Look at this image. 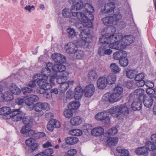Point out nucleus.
I'll return each mask as SVG.
<instances>
[{
    "label": "nucleus",
    "mask_w": 156,
    "mask_h": 156,
    "mask_svg": "<svg viewBox=\"0 0 156 156\" xmlns=\"http://www.w3.org/2000/svg\"><path fill=\"white\" fill-rule=\"evenodd\" d=\"M89 13H82L81 12H73V16L76 17L83 23H79L77 26L78 30L89 31L88 28L91 27V20H93L94 16L93 14Z\"/></svg>",
    "instance_id": "obj_1"
},
{
    "label": "nucleus",
    "mask_w": 156,
    "mask_h": 156,
    "mask_svg": "<svg viewBox=\"0 0 156 156\" xmlns=\"http://www.w3.org/2000/svg\"><path fill=\"white\" fill-rule=\"evenodd\" d=\"M66 66L62 65L54 64L52 63L48 62L46 64V67L43 68L41 71V76L46 77L47 79L52 72L58 73L63 72L66 69Z\"/></svg>",
    "instance_id": "obj_2"
},
{
    "label": "nucleus",
    "mask_w": 156,
    "mask_h": 156,
    "mask_svg": "<svg viewBox=\"0 0 156 156\" xmlns=\"http://www.w3.org/2000/svg\"><path fill=\"white\" fill-rule=\"evenodd\" d=\"M131 111L124 104L115 106L109 109V112L114 117H118L120 115L127 116Z\"/></svg>",
    "instance_id": "obj_3"
},
{
    "label": "nucleus",
    "mask_w": 156,
    "mask_h": 156,
    "mask_svg": "<svg viewBox=\"0 0 156 156\" xmlns=\"http://www.w3.org/2000/svg\"><path fill=\"white\" fill-rule=\"evenodd\" d=\"M22 119L23 123L26 125L22 128L21 130V133L27 136H30V134H34V131L30 129V128L32 125L34 121L33 118L29 116H24Z\"/></svg>",
    "instance_id": "obj_4"
},
{
    "label": "nucleus",
    "mask_w": 156,
    "mask_h": 156,
    "mask_svg": "<svg viewBox=\"0 0 156 156\" xmlns=\"http://www.w3.org/2000/svg\"><path fill=\"white\" fill-rule=\"evenodd\" d=\"M121 33L113 34L108 47L114 49L120 50L123 49L122 43L121 40L122 36Z\"/></svg>",
    "instance_id": "obj_5"
},
{
    "label": "nucleus",
    "mask_w": 156,
    "mask_h": 156,
    "mask_svg": "<svg viewBox=\"0 0 156 156\" xmlns=\"http://www.w3.org/2000/svg\"><path fill=\"white\" fill-rule=\"evenodd\" d=\"M80 31L81 34L80 37L81 40H78L76 42V44L77 45L83 47L85 45L86 43H88L89 41V31L83 30Z\"/></svg>",
    "instance_id": "obj_6"
},
{
    "label": "nucleus",
    "mask_w": 156,
    "mask_h": 156,
    "mask_svg": "<svg viewBox=\"0 0 156 156\" xmlns=\"http://www.w3.org/2000/svg\"><path fill=\"white\" fill-rule=\"evenodd\" d=\"M121 16L120 14H114L112 16H106L104 17L102 19L103 23L106 25L111 26V25L116 23L119 21L121 18Z\"/></svg>",
    "instance_id": "obj_7"
},
{
    "label": "nucleus",
    "mask_w": 156,
    "mask_h": 156,
    "mask_svg": "<svg viewBox=\"0 0 156 156\" xmlns=\"http://www.w3.org/2000/svg\"><path fill=\"white\" fill-rule=\"evenodd\" d=\"M36 75H38L37 80L36 82L38 86L46 90L50 89L51 87V85L47 83L48 79L46 77L41 76V74Z\"/></svg>",
    "instance_id": "obj_8"
},
{
    "label": "nucleus",
    "mask_w": 156,
    "mask_h": 156,
    "mask_svg": "<svg viewBox=\"0 0 156 156\" xmlns=\"http://www.w3.org/2000/svg\"><path fill=\"white\" fill-rule=\"evenodd\" d=\"M121 96H119L115 94L113 92L111 94L109 93L105 94L102 98L103 101L113 103L119 101L121 98Z\"/></svg>",
    "instance_id": "obj_9"
},
{
    "label": "nucleus",
    "mask_w": 156,
    "mask_h": 156,
    "mask_svg": "<svg viewBox=\"0 0 156 156\" xmlns=\"http://www.w3.org/2000/svg\"><path fill=\"white\" fill-rule=\"evenodd\" d=\"M121 96H119L115 94L113 92L111 94L109 93L105 94L102 98L103 101L113 103L119 101L121 98Z\"/></svg>",
    "instance_id": "obj_10"
},
{
    "label": "nucleus",
    "mask_w": 156,
    "mask_h": 156,
    "mask_svg": "<svg viewBox=\"0 0 156 156\" xmlns=\"http://www.w3.org/2000/svg\"><path fill=\"white\" fill-rule=\"evenodd\" d=\"M24 114L20 110V109L19 108L13 110V111L11 112L10 116L12 120L16 122L22 119L24 116Z\"/></svg>",
    "instance_id": "obj_11"
},
{
    "label": "nucleus",
    "mask_w": 156,
    "mask_h": 156,
    "mask_svg": "<svg viewBox=\"0 0 156 156\" xmlns=\"http://www.w3.org/2000/svg\"><path fill=\"white\" fill-rule=\"evenodd\" d=\"M110 113V114L109 111L108 112H101L96 114L95 116V118L97 120H101L106 124L108 123L110 121V118L109 117Z\"/></svg>",
    "instance_id": "obj_12"
},
{
    "label": "nucleus",
    "mask_w": 156,
    "mask_h": 156,
    "mask_svg": "<svg viewBox=\"0 0 156 156\" xmlns=\"http://www.w3.org/2000/svg\"><path fill=\"white\" fill-rule=\"evenodd\" d=\"M95 88L93 84L87 85L83 90L84 95L86 97H90L94 94Z\"/></svg>",
    "instance_id": "obj_13"
},
{
    "label": "nucleus",
    "mask_w": 156,
    "mask_h": 156,
    "mask_svg": "<svg viewBox=\"0 0 156 156\" xmlns=\"http://www.w3.org/2000/svg\"><path fill=\"white\" fill-rule=\"evenodd\" d=\"M134 38L133 35H126L123 38H122L121 40L122 45L123 49L126 48V46L129 45L133 42Z\"/></svg>",
    "instance_id": "obj_14"
},
{
    "label": "nucleus",
    "mask_w": 156,
    "mask_h": 156,
    "mask_svg": "<svg viewBox=\"0 0 156 156\" xmlns=\"http://www.w3.org/2000/svg\"><path fill=\"white\" fill-rule=\"evenodd\" d=\"M65 49L67 53L70 54H73L76 51L77 47L74 43L69 42L65 46Z\"/></svg>",
    "instance_id": "obj_15"
},
{
    "label": "nucleus",
    "mask_w": 156,
    "mask_h": 156,
    "mask_svg": "<svg viewBox=\"0 0 156 156\" xmlns=\"http://www.w3.org/2000/svg\"><path fill=\"white\" fill-rule=\"evenodd\" d=\"M51 58L56 63H58L61 64L64 63L66 61L65 57L60 54L54 53L52 55Z\"/></svg>",
    "instance_id": "obj_16"
},
{
    "label": "nucleus",
    "mask_w": 156,
    "mask_h": 156,
    "mask_svg": "<svg viewBox=\"0 0 156 156\" xmlns=\"http://www.w3.org/2000/svg\"><path fill=\"white\" fill-rule=\"evenodd\" d=\"M34 108L36 112H39L43 109L48 110L50 109V106L47 103L38 102L34 105Z\"/></svg>",
    "instance_id": "obj_17"
},
{
    "label": "nucleus",
    "mask_w": 156,
    "mask_h": 156,
    "mask_svg": "<svg viewBox=\"0 0 156 156\" xmlns=\"http://www.w3.org/2000/svg\"><path fill=\"white\" fill-rule=\"evenodd\" d=\"M88 127L91 130V134L95 136H99L104 133V129L101 127H95L93 129V127L91 125H89Z\"/></svg>",
    "instance_id": "obj_18"
},
{
    "label": "nucleus",
    "mask_w": 156,
    "mask_h": 156,
    "mask_svg": "<svg viewBox=\"0 0 156 156\" xmlns=\"http://www.w3.org/2000/svg\"><path fill=\"white\" fill-rule=\"evenodd\" d=\"M154 96H144L143 102L144 106L148 108L151 107L153 105Z\"/></svg>",
    "instance_id": "obj_19"
},
{
    "label": "nucleus",
    "mask_w": 156,
    "mask_h": 156,
    "mask_svg": "<svg viewBox=\"0 0 156 156\" xmlns=\"http://www.w3.org/2000/svg\"><path fill=\"white\" fill-rule=\"evenodd\" d=\"M142 100L135 99L131 105V108L134 111L140 110L142 108Z\"/></svg>",
    "instance_id": "obj_20"
},
{
    "label": "nucleus",
    "mask_w": 156,
    "mask_h": 156,
    "mask_svg": "<svg viewBox=\"0 0 156 156\" xmlns=\"http://www.w3.org/2000/svg\"><path fill=\"white\" fill-rule=\"evenodd\" d=\"M71 1H72V3L74 5L71 8L74 11L76 9V12H77V10L81 9L83 7L84 5L80 0H69V2Z\"/></svg>",
    "instance_id": "obj_21"
},
{
    "label": "nucleus",
    "mask_w": 156,
    "mask_h": 156,
    "mask_svg": "<svg viewBox=\"0 0 156 156\" xmlns=\"http://www.w3.org/2000/svg\"><path fill=\"white\" fill-rule=\"evenodd\" d=\"M115 5L113 2H110L105 4L104 8L102 10L103 13H109L113 11Z\"/></svg>",
    "instance_id": "obj_22"
},
{
    "label": "nucleus",
    "mask_w": 156,
    "mask_h": 156,
    "mask_svg": "<svg viewBox=\"0 0 156 156\" xmlns=\"http://www.w3.org/2000/svg\"><path fill=\"white\" fill-rule=\"evenodd\" d=\"M97 83L98 87L100 89L105 88L108 84L106 78L104 77L99 78L97 80Z\"/></svg>",
    "instance_id": "obj_23"
},
{
    "label": "nucleus",
    "mask_w": 156,
    "mask_h": 156,
    "mask_svg": "<svg viewBox=\"0 0 156 156\" xmlns=\"http://www.w3.org/2000/svg\"><path fill=\"white\" fill-rule=\"evenodd\" d=\"M83 92L80 86H77L75 88L74 92V97L76 100L81 98L83 95Z\"/></svg>",
    "instance_id": "obj_24"
},
{
    "label": "nucleus",
    "mask_w": 156,
    "mask_h": 156,
    "mask_svg": "<svg viewBox=\"0 0 156 156\" xmlns=\"http://www.w3.org/2000/svg\"><path fill=\"white\" fill-rule=\"evenodd\" d=\"M144 91L141 88H139L136 89L133 92V94L135 95V97L136 98V99H139L142 100L144 98Z\"/></svg>",
    "instance_id": "obj_25"
},
{
    "label": "nucleus",
    "mask_w": 156,
    "mask_h": 156,
    "mask_svg": "<svg viewBox=\"0 0 156 156\" xmlns=\"http://www.w3.org/2000/svg\"><path fill=\"white\" fill-rule=\"evenodd\" d=\"M112 35L108 36L106 34L103 35L99 38V41L101 43H103L104 45H108L109 44V42L112 39Z\"/></svg>",
    "instance_id": "obj_26"
},
{
    "label": "nucleus",
    "mask_w": 156,
    "mask_h": 156,
    "mask_svg": "<svg viewBox=\"0 0 156 156\" xmlns=\"http://www.w3.org/2000/svg\"><path fill=\"white\" fill-rule=\"evenodd\" d=\"M82 122L81 118L80 116H76L72 118L70 120V123L72 126H76L80 124Z\"/></svg>",
    "instance_id": "obj_27"
},
{
    "label": "nucleus",
    "mask_w": 156,
    "mask_h": 156,
    "mask_svg": "<svg viewBox=\"0 0 156 156\" xmlns=\"http://www.w3.org/2000/svg\"><path fill=\"white\" fill-rule=\"evenodd\" d=\"M63 72H62V73L63 75L59 77L58 78L56 79V82L58 84H60V85L65 82L67 80V76L69 74L67 72H66L65 70Z\"/></svg>",
    "instance_id": "obj_28"
},
{
    "label": "nucleus",
    "mask_w": 156,
    "mask_h": 156,
    "mask_svg": "<svg viewBox=\"0 0 156 156\" xmlns=\"http://www.w3.org/2000/svg\"><path fill=\"white\" fill-rule=\"evenodd\" d=\"M9 90L11 93L16 95L19 94L21 93V90L14 84L12 83L9 85Z\"/></svg>",
    "instance_id": "obj_29"
},
{
    "label": "nucleus",
    "mask_w": 156,
    "mask_h": 156,
    "mask_svg": "<svg viewBox=\"0 0 156 156\" xmlns=\"http://www.w3.org/2000/svg\"><path fill=\"white\" fill-rule=\"evenodd\" d=\"M108 83L110 85L115 83L116 79V75L113 73H111L106 78Z\"/></svg>",
    "instance_id": "obj_30"
},
{
    "label": "nucleus",
    "mask_w": 156,
    "mask_h": 156,
    "mask_svg": "<svg viewBox=\"0 0 156 156\" xmlns=\"http://www.w3.org/2000/svg\"><path fill=\"white\" fill-rule=\"evenodd\" d=\"M79 141L78 138L74 136L67 137L65 139V142L67 144L73 145L77 143Z\"/></svg>",
    "instance_id": "obj_31"
},
{
    "label": "nucleus",
    "mask_w": 156,
    "mask_h": 156,
    "mask_svg": "<svg viewBox=\"0 0 156 156\" xmlns=\"http://www.w3.org/2000/svg\"><path fill=\"white\" fill-rule=\"evenodd\" d=\"M73 12H75L71 8V9L66 8L64 9L62 12V16L64 17L69 18L71 17V14L73 16Z\"/></svg>",
    "instance_id": "obj_32"
},
{
    "label": "nucleus",
    "mask_w": 156,
    "mask_h": 156,
    "mask_svg": "<svg viewBox=\"0 0 156 156\" xmlns=\"http://www.w3.org/2000/svg\"><path fill=\"white\" fill-rule=\"evenodd\" d=\"M135 152L138 154L146 155L148 154V151L145 146L142 147L137 148L135 151Z\"/></svg>",
    "instance_id": "obj_33"
},
{
    "label": "nucleus",
    "mask_w": 156,
    "mask_h": 156,
    "mask_svg": "<svg viewBox=\"0 0 156 156\" xmlns=\"http://www.w3.org/2000/svg\"><path fill=\"white\" fill-rule=\"evenodd\" d=\"M118 140V138L115 137H109L107 140V144L109 146H114L117 144Z\"/></svg>",
    "instance_id": "obj_34"
},
{
    "label": "nucleus",
    "mask_w": 156,
    "mask_h": 156,
    "mask_svg": "<svg viewBox=\"0 0 156 156\" xmlns=\"http://www.w3.org/2000/svg\"><path fill=\"white\" fill-rule=\"evenodd\" d=\"M109 68L112 72V73L114 74H117L120 73V69L119 67V66L115 63H112L110 65Z\"/></svg>",
    "instance_id": "obj_35"
},
{
    "label": "nucleus",
    "mask_w": 156,
    "mask_h": 156,
    "mask_svg": "<svg viewBox=\"0 0 156 156\" xmlns=\"http://www.w3.org/2000/svg\"><path fill=\"white\" fill-rule=\"evenodd\" d=\"M79 102L73 101L70 102L68 105V108L71 110H75L78 109L80 106Z\"/></svg>",
    "instance_id": "obj_36"
},
{
    "label": "nucleus",
    "mask_w": 156,
    "mask_h": 156,
    "mask_svg": "<svg viewBox=\"0 0 156 156\" xmlns=\"http://www.w3.org/2000/svg\"><path fill=\"white\" fill-rule=\"evenodd\" d=\"M88 77L91 81L96 80L98 77L96 72L94 70L90 71L88 73Z\"/></svg>",
    "instance_id": "obj_37"
},
{
    "label": "nucleus",
    "mask_w": 156,
    "mask_h": 156,
    "mask_svg": "<svg viewBox=\"0 0 156 156\" xmlns=\"http://www.w3.org/2000/svg\"><path fill=\"white\" fill-rule=\"evenodd\" d=\"M11 109L9 107H5L0 109V115H11Z\"/></svg>",
    "instance_id": "obj_38"
},
{
    "label": "nucleus",
    "mask_w": 156,
    "mask_h": 156,
    "mask_svg": "<svg viewBox=\"0 0 156 156\" xmlns=\"http://www.w3.org/2000/svg\"><path fill=\"white\" fill-rule=\"evenodd\" d=\"M83 7L86 11L85 12L89 13H90V14H92V13L94 11L93 7L89 3H86L84 5Z\"/></svg>",
    "instance_id": "obj_39"
},
{
    "label": "nucleus",
    "mask_w": 156,
    "mask_h": 156,
    "mask_svg": "<svg viewBox=\"0 0 156 156\" xmlns=\"http://www.w3.org/2000/svg\"><path fill=\"white\" fill-rule=\"evenodd\" d=\"M137 72L135 70H129L126 72V76L127 78H133L136 76Z\"/></svg>",
    "instance_id": "obj_40"
},
{
    "label": "nucleus",
    "mask_w": 156,
    "mask_h": 156,
    "mask_svg": "<svg viewBox=\"0 0 156 156\" xmlns=\"http://www.w3.org/2000/svg\"><path fill=\"white\" fill-rule=\"evenodd\" d=\"M39 145L37 143H33L30 146H27L26 147V150H28L29 152H33L38 149Z\"/></svg>",
    "instance_id": "obj_41"
},
{
    "label": "nucleus",
    "mask_w": 156,
    "mask_h": 156,
    "mask_svg": "<svg viewBox=\"0 0 156 156\" xmlns=\"http://www.w3.org/2000/svg\"><path fill=\"white\" fill-rule=\"evenodd\" d=\"M123 92L122 88L119 86L115 87L113 90V92L115 93V94L119 96H121V95L122 94Z\"/></svg>",
    "instance_id": "obj_42"
},
{
    "label": "nucleus",
    "mask_w": 156,
    "mask_h": 156,
    "mask_svg": "<svg viewBox=\"0 0 156 156\" xmlns=\"http://www.w3.org/2000/svg\"><path fill=\"white\" fill-rule=\"evenodd\" d=\"M4 99L7 101H10L14 98L13 96L10 92L7 91L4 93Z\"/></svg>",
    "instance_id": "obj_43"
},
{
    "label": "nucleus",
    "mask_w": 156,
    "mask_h": 156,
    "mask_svg": "<svg viewBox=\"0 0 156 156\" xmlns=\"http://www.w3.org/2000/svg\"><path fill=\"white\" fill-rule=\"evenodd\" d=\"M37 75H35L33 77V80L30 81L28 84V86L30 87V88H34L36 86V83L37 80Z\"/></svg>",
    "instance_id": "obj_44"
},
{
    "label": "nucleus",
    "mask_w": 156,
    "mask_h": 156,
    "mask_svg": "<svg viewBox=\"0 0 156 156\" xmlns=\"http://www.w3.org/2000/svg\"><path fill=\"white\" fill-rule=\"evenodd\" d=\"M67 32L69 34V37L71 38L76 37L77 34L74 29L72 28H69L67 29Z\"/></svg>",
    "instance_id": "obj_45"
},
{
    "label": "nucleus",
    "mask_w": 156,
    "mask_h": 156,
    "mask_svg": "<svg viewBox=\"0 0 156 156\" xmlns=\"http://www.w3.org/2000/svg\"><path fill=\"white\" fill-rule=\"evenodd\" d=\"M69 133L73 136H79L82 134V132L80 130L76 129L70 130L69 132Z\"/></svg>",
    "instance_id": "obj_46"
},
{
    "label": "nucleus",
    "mask_w": 156,
    "mask_h": 156,
    "mask_svg": "<svg viewBox=\"0 0 156 156\" xmlns=\"http://www.w3.org/2000/svg\"><path fill=\"white\" fill-rule=\"evenodd\" d=\"M108 48V45L103 44L98 49V53L100 56H104V53L105 49Z\"/></svg>",
    "instance_id": "obj_47"
},
{
    "label": "nucleus",
    "mask_w": 156,
    "mask_h": 156,
    "mask_svg": "<svg viewBox=\"0 0 156 156\" xmlns=\"http://www.w3.org/2000/svg\"><path fill=\"white\" fill-rule=\"evenodd\" d=\"M154 143H155L149 141L146 142L145 147L147 149L148 151H152L155 145Z\"/></svg>",
    "instance_id": "obj_48"
},
{
    "label": "nucleus",
    "mask_w": 156,
    "mask_h": 156,
    "mask_svg": "<svg viewBox=\"0 0 156 156\" xmlns=\"http://www.w3.org/2000/svg\"><path fill=\"white\" fill-rule=\"evenodd\" d=\"M83 52L80 50H77L75 53L74 54V56L75 58L78 59H80L84 55Z\"/></svg>",
    "instance_id": "obj_49"
},
{
    "label": "nucleus",
    "mask_w": 156,
    "mask_h": 156,
    "mask_svg": "<svg viewBox=\"0 0 156 156\" xmlns=\"http://www.w3.org/2000/svg\"><path fill=\"white\" fill-rule=\"evenodd\" d=\"M119 63L121 66L123 67L126 66L128 64V59L126 57L120 59Z\"/></svg>",
    "instance_id": "obj_50"
},
{
    "label": "nucleus",
    "mask_w": 156,
    "mask_h": 156,
    "mask_svg": "<svg viewBox=\"0 0 156 156\" xmlns=\"http://www.w3.org/2000/svg\"><path fill=\"white\" fill-rule=\"evenodd\" d=\"M44 156H54L51 154L53 153V150L52 148H50L46 149L42 152Z\"/></svg>",
    "instance_id": "obj_51"
},
{
    "label": "nucleus",
    "mask_w": 156,
    "mask_h": 156,
    "mask_svg": "<svg viewBox=\"0 0 156 156\" xmlns=\"http://www.w3.org/2000/svg\"><path fill=\"white\" fill-rule=\"evenodd\" d=\"M63 114L65 117L67 118H70L73 115V113L71 110L66 109L64 111Z\"/></svg>",
    "instance_id": "obj_52"
},
{
    "label": "nucleus",
    "mask_w": 156,
    "mask_h": 156,
    "mask_svg": "<svg viewBox=\"0 0 156 156\" xmlns=\"http://www.w3.org/2000/svg\"><path fill=\"white\" fill-rule=\"evenodd\" d=\"M118 131L117 129L115 127H113L109 129L107 132L108 135V137L111 135H114L116 134Z\"/></svg>",
    "instance_id": "obj_53"
},
{
    "label": "nucleus",
    "mask_w": 156,
    "mask_h": 156,
    "mask_svg": "<svg viewBox=\"0 0 156 156\" xmlns=\"http://www.w3.org/2000/svg\"><path fill=\"white\" fill-rule=\"evenodd\" d=\"M30 100V98H28L26 99L25 102L27 105L30 106V110H31L34 108L35 105L32 101Z\"/></svg>",
    "instance_id": "obj_54"
},
{
    "label": "nucleus",
    "mask_w": 156,
    "mask_h": 156,
    "mask_svg": "<svg viewBox=\"0 0 156 156\" xmlns=\"http://www.w3.org/2000/svg\"><path fill=\"white\" fill-rule=\"evenodd\" d=\"M22 90L24 94L27 95L33 91V89L28 87H24L22 88Z\"/></svg>",
    "instance_id": "obj_55"
},
{
    "label": "nucleus",
    "mask_w": 156,
    "mask_h": 156,
    "mask_svg": "<svg viewBox=\"0 0 156 156\" xmlns=\"http://www.w3.org/2000/svg\"><path fill=\"white\" fill-rule=\"evenodd\" d=\"M145 77V75L144 73H140L136 75L135 77V81H139V80H144Z\"/></svg>",
    "instance_id": "obj_56"
},
{
    "label": "nucleus",
    "mask_w": 156,
    "mask_h": 156,
    "mask_svg": "<svg viewBox=\"0 0 156 156\" xmlns=\"http://www.w3.org/2000/svg\"><path fill=\"white\" fill-rule=\"evenodd\" d=\"M60 86L61 91L63 92L66 90L69 87V84L66 82L61 84Z\"/></svg>",
    "instance_id": "obj_57"
},
{
    "label": "nucleus",
    "mask_w": 156,
    "mask_h": 156,
    "mask_svg": "<svg viewBox=\"0 0 156 156\" xmlns=\"http://www.w3.org/2000/svg\"><path fill=\"white\" fill-rule=\"evenodd\" d=\"M51 120L52 121V122H53V124L54 126V128H58L60 127L61 124L59 121L56 119H51Z\"/></svg>",
    "instance_id": "obj_58"
},
{
    "label": "nucleus",
    "mask_w": 156,
    "mask_h": 156,
    "mask_svg": "<svg viewBox=\"0 0 156 156\" xmlns=\"http://www.w3.org/2000/svg\"><path fill=\"white\" fill-rule=\"evenodd\" d=\"M52 122L51 119L49 122V123L47 125V129L51 131H52L55 128Z\"/></svg>",
    "instance_id": "obj_59"
},
{
    "label": "nucleus",
    "mask_w": 156,
    "mask_h": 156,
    "mask_svg": "<svg viewBox=\"0 0 156 156\" xmlns=\"http://www.w3.org/2000/svg\"><path fill=\"white\" fill-rule=\"evenodd\" d=\"M76 153V151L75 149H71L67 152L66 156H74Z\"/></svg>",
    "instance_id": "obj_60"
},
{
    "label": "nucleus",
    "mask_w": 156,
    "mask_h": 156,
    "mask_svg": "<svg viewBox=\"0 0 156 156\" xmlns=\"http://www.w3.org/2000/svg\"><path fill=\"white\" fill-rule=\"evenodd\" d=\"M24 99L20 98H18L15 100L16 103L19 105H22L24 103Z\"/></svg>",
    "instance_id": "obj_61"
},
{
    "label": "nucleus",
    "mask_w": 156,
    "mask_h": 156,
    "mask_svg": "<svg viewBox=\"0 0 156 156\" xmlns=\"http://www.w3.org/2000/svg\"><path fill=\"white\" fill-rule=\"evenodd\" d=\"M136 85L138 87H141L144 86L145 84V82L144 80L136 81Z\"/></svg>",
    "instance_id": "obj_62"
},
{
    "label": "nucleus",
    "mask_w": 156,
    "mask_h": 156,
    "mask_svg": "<svg viewBox=\"0 0 156 156\" xmlns=\"http://www.w3.org/2000/svg\"><path fill=\"white\" fill-rule=\"evenodd\" d=\"M146 92L148 94L150 95H151L152 96H154V89H153L151 87L149 88L146 90Z\"/></svg>",
    "instance_id": "obj_63"
},
{
    "label": "nucleus",
    "mask_w": 156,
    "mask_h": 156,
    "mask_svg": "<svg viewBox=\"0 0 156 156\" xmlns=\"http://www.w3.org/2000/svg\"><path fill=\"white\" fill-rule=\"evenodd\" d=\"M34 140L32 138H30L27 139L25 141V143L27 146H30L34 143Z\"/></svg>",
    "instance_id": "obj_64"
}]
</instances>
